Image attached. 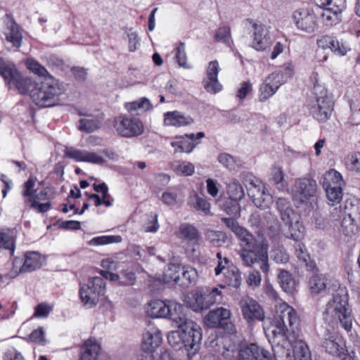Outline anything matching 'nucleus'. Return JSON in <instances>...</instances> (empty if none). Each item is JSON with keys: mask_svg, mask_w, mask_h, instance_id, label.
Returning <instances> with one entry per match:
<instances>
[{"mask_svg": "<svg viewBox=\"0 0 360 360\" xmlns=\"http://www.w3.org/2000/svg\"><path fill=\"white\" fill-rule=\"evenodd\" d=\"M227 193L229 196V198L235 200H240L245 195L243 186L239 182L236 181H233L227 185Z\"/></svg>", "mask_w": 360, "mask_h": 360, "instance_id": "nucleus-45", "label": "nucleus"}, {"mask_svg": "<svg viewBox=\"0 0 360 360\" xmlns=\"http://www.w3.org/2000/svg\"><path fill=\"white\" fill-rule=\"evenodd\" d=\"M183 306L172 301L167 302L162 300H153L148 303L146 312L153 318H170L174 321V317L182 316Z\"/></svg>", "mask_w": 360, "mask_h": 360, "instance_id": "nucleus-8", "label": "nucleus"}, {"mask_svg": "<svg viewBox=\"0 0 360 360\" xmlns=\"http://www.w3.org/2000/svg\"><path fill=\"white\" fill-rule=\"evenodd\" d=\"M11 87L17 89L20 94H27L34 88L32 79L28 77H22L20 74L11 84Z\"/></svg>", "mask_w": 360, "mask_h": 360, "instance_id": "nucleus-41", "label": "nucleus"}, {"mask_svg": "<svg viewBox=\"0 0 360 360\" xmlns=\"http://www.w3.org/2000/svg\"><path fill=\"white\" fill-rule=\"evenodd\" d=\"M284 178L285 174L281 167H275L272 169L271 180L278 186V188L280 190H284L287 186Z\"/></svg>", "mask_w": 360, "mask_h": 360, "instance_id": "nucleus-51", "label": "nucleus"}, {"mask_svg": "<svg viewBox=\"0 0 360 360\" xmlns=\"http://www.w3.org/2000/svg\"><path fill=\"white\" fill-rule=\"evenodd\" d=\"M4 23V34L6 42L10 44L15 51H18L22 45L23 39L20 27L8 14L6 15Z\"/></svg>", "mask_w": 360, "mask_h": 360, "instance_id": "nucleus-14", "label": "nucleus"}, {"mask_svg": "<svg viewBox=\"0 0 360 360\" xmlns=\"http://www.w3.org/2000/svg\"><path fill=\"white\" fill-rule=\"evenodd\" d=\"M221 220L225 224V225L229 229H230L238 237L241 236L243 232L245 230V229L240 226L238 221L233 218L224 217L221 219Z\"/></svg>", "mask_w": 360, "mask_h": 360, "instance_id": "nucleus-63", "label": "nucleus"}, {"mask_svg": "<svg viewBox=\"0 0 360 360\" xmlns=\"http://www.w3.org/2000/svg\"><path fill=\"white\" fill-rule=\"evenodd\" d=\"M127 110L134 115H139L153 108V104L149 99L142 97L139 100L126 103Z\"/></svg>", "mask_w": 360, "mask_h": 360, "instance_id": "nucleus-32", "label": "nucleus"}, {"mask_svg": "<svg viewBox=\"0 0 360 360\" xmlns=\"http://www.w3.org/2000/svg\"><path fill=\"white\" fill-rule=\"evenodd\" d=\"M343 233L347 236L355 235L358 231V226L355 223L354 219L352 217L351 213H345L342 224Z\"/></svg>", "mask_w": 360, "mask_h": 360, "instance_id": "nucleus-43", "label": "nucleus"}, {"mask_svg": "<svg viewBox=\"0 0 360 360\" xmlns=\"http://www.w3.org/2000/svg\"><path fill=\"white\" fill-rule=\"evenodd\" d=\"M281 359L287 360H311V352L307 343L302 339L295 338L289 347V356H283Z\"/></svg>", "mask_w": 360, "mask_h": 360, "instance_id": "nucleus-20", "label": "nucleus"}, {"mask_svg": "<svg viewBox=\"0 0 360 360\" xmlns=\"http://www.w3.org/2000/svg\"><path fill=\"white\" fill-rule=\"evenodd\" d=\"M26 65L31 72L38 75L39 77H44V79L46 77L51 75L44 66H42L38 61L32 58H28L26 60Z\"/></svg>", "mask_w": 360, "mask_h": 360, "instance_id": "nucleus-50", "label": "nucleus"}, {"mask_svg": "<svg viewBox=\"0 0 360 360\" xmlns=\"http://www.w3.org/2000/svg\"><path fill=\"white\" fill-rule=\"evenodd\" d=\"M275 318L279 323L288 328L291 333L295 335L299 326V318L295 310L286 302H279L276 307Z\"/></svg>", "mask_w": 360, "mask_h": 360, "instance_id": "nucleus-10", "label": "nucleus"}, {"mask_svg": "<svg viewBox=\"0 0 360 360\" xmlns=\"http://www.w3.org/2000/svg\"><path fill=\"white\" fill-rule=\"evenodd\" d=\"M310 290L312 293L319 294L326 288V278L323 275H314L309 281Z\"/></svg>", "mask_w": 360, "mask_h": 360, "instance_id": "nucleus-44", "label": "nucleus"}, {"mask_svg": "<svg viewBox=\"0 0 360 360\" xmlns=\"http://www.w3.org/2000/svg\"><path fill=\"white\" fill-rule=\"evenodd\" d=\"M271 258L277 263L285 264L289 260V255L283 248H276L271 250Z\"/></svg>", "mask_w": 360, "mask_h": 360, "instance_id": "nucleus-60", "label": "nucleus"}, {"mask_svg": "<svg viewBox=\"0 0 360 360\" xmlns=\"http://www.w3.org/2000/svg\"><path fill=\"white\" fill-rule=\"evenodd\" d=\"M266 212L260 214L259 212H253L250 216L248 222L250 223L251 226H255L257 228H259L261 230L264 229V226L266 222V219H265Z\"/></svg>", "mask_w": 360, "mask_h": 360, "instance_id": "nucleus-59", "label": "nucleus"}, {"mask_svg": "<svg viewBox=\"0 0 360 360\" xmlns=\"http://www.w3.org/2000/svg\"><path fill=\"white\" fill-rule=\"evenodd\" d=\"M202 84L204 89L210 94H215L222 90L218 77H205Z\"/></svg>", "mask_w": 360, "mask_h": 360, "instance_id": "nucleus-52", "label": "nucleus"}, {"mask_svg": "<svg viewBox=\"0 0 360 360\" xmlns=\"http://www.w3.org/2000/svg\"><path fill=\"white\" fill-rule=\"evenodd\" d=\"M177 236L181 240L193 243H197L200 238L198 229L187 223L181 224L179 226Z\"/></svg>", "mask_w": 360, "mask_h": 360, "instance_id": "nucleus-31", "label": "nucleus"}, {"mask_svg": "<svg viewBox=\"0 0 360 360\" xmlns=\"http://www.w3.org/2000/svg\"><path fill=\"white\" fill-rule=\"evenodd\" d=\"M231 314L230 310L226 308L215 309L210 311L206 316L207 325L211 328L223 327L224 321L229 320Z\"/></svg>", "mask_w": 360, "mask_h": 360, "instance_id": "nucleus-24", "label": "nucleus"}, {"mask_svg": "<svg viewBox=\"0 0 360 360\" xmlns=\"http://www.w3.org/2000/svg\"><path fill=\"white\" fill-rule=\"evenodd\" d=\"M219 162L230 170H236L240 168V162L227 153H221L218 156Z\"/></svg>", "mask_w": 360, "mask_h": 360, "instance_id": "nucleus-48", "label": "nucleus"}, {"mask_svg": "<svg viewBox=\"0 0 360 360\" xmlns=\"http://www.w3.org/2000/svg\"><path fill=\"white\" fill-rule=\"evenodd\" d=\"M286 82L284 74L279 72H272L266 78L260 86L259 101L263 102L273 96L279 87Z\"/></svg>", "mask_w": 360, "mask_h": 360, "instance_id": "nucleus-17", "label": "nucleus"}, {"mask_svg": "<svg viewBox=\"0 0 360 360\" xmlns=\"http://www.w3.org/2000/svg\"><path fill=\"white\" fill-rule=\"evenodd\" d=\"M164 122L168 126L181 127L191 124L193 120L188 116H184L179 111H173L165 114Z\"/></svg>", "mask_w": 360, "mask_h": 360, "instance_id": "nucleus-27", "label": "nucleus"}, {"mask_svg": "<svg viewBox=\"0 0 360 360\" xmlns=\"http://www.w3.org/2000/svg\"><path fill=\"white\" fill-rule=\"evenodd\" d=\"M292 19L297 29L308 33L313 32L316 27V17L314 11L307 7L296 9Z\"/></svg>", "mask_w": 360, "mask_h": 360, "instance_id": "nucleus-13", "label": "nucleus"}, {"mask_svg": "<svg viewBox=\"0 0 360 360\" xmlns=\"http://www.w3.org/2000/svg\"><path fill=\"white\" fill-rule=\"evenodd\" d=\"M181 267L175 264H169L163 274L165 283L174 282L179 285Z\"/></svg>", "mask_w": 360, "mask_h": 360, "instance_id": "nucleus-42", "label": "nucleus"}, {"mask_svg": "<svg viewBox=\"0 0 360 360\" xmlns=\"http://www.w3.org/2000/svg\"><path fill=\"white\" fill-rule=\"evenodd\" d=\"M231 29L227 26H222L217 29L214 34V39L217 41L222 42L227 46H231Z\"/></svg>", "mask_w": 360, "mask_h": 360, "instance_id": "nucleus-54", "label": "nucleus"}, {"mask_svg": "<svg viewBox=\"0 0 360 360\" xmlns=\"http://www.w3.org/2000/svg\"><path fill=\"white\" fill-rule=\"evenodd\" d=\"M281 287L285 292L290 293L295 287V281L292 274L285 270H281L278 275Z\"/></svg>", "mask_w": 360, "mask_h": 360, "instance_id": "nucleus-38", "label": "nucleus"}, {"mask_svg": "<svg viewBox=\"0 0 360 360\" xmlns=\"http://www.w3.org/2000/svg\"><path fill=\"white\" fill-rule=\"evenodd\" d=\"M101 350V345L96 340L88 339L81 347L80 360H96Z\"/></svg>", "mask_w": 360, "mask_h": 360, "instance_id": "nucleus-25", "label": "nucleus"}, {"mask_svg": "<svg viewBox=\"0 0 360 360\" xmlns=\"http://www.w3.org/2000/svg\"><path fill=\"white\" fill-rule=\"evenodd\" d=\"M36 185V178L30 177L26 181L22 186V195L27 199H30L33 198V195L36 193V189L34 188Z\"/></svg>", "mask_w": 360, "mask_h": 360, "instance_id": "nucleus-58", "label": "nucleus"}, {"mask_svg": "<svg viewBox=\"0 0 360 360\" xmlns=\"http://www.w3.org/2000/svg\"><path fill=\"white\" fill-rule=\"evenodd\" d=\"M224 276L229 285L237 288L241 285L240 272L236 266L233 264L229 266V269H226Z\"/></svg>", "mask_w": 360, "mask_h": 360, "instance_id": "nucleus-37", "label": "nucleus"}, {"mask_svg": "<svg viewBox=\"0 0 360 360\" xmlns=\"http://www.w3.org/2000/svg\"><path fill=\"white\" fill-rule=\"evenodd\" d=\"M205 302L209 308L214 304H221L223 302V294L218 288H213L210 291L204 292Z\"/></svg>", "mask_w": 360, "mask_h": 360, "instance_id": "nucleus-47", "label": "nucleus"}, {"mask_svg": "<svg viewBox=\"0 0 360 360\" xmlns=\"http://www.w3.org/2000/svg\"><path fill=\"white\" fill-rule=\"evenodd\" d=\"M324 190L329 204L335 205L341 202L343 195L342 187H333Z\"/></svg>", "mask_w": 360, "mask_h": 360, "instance_id": "nucleus-53", "label": "nucleus"}, {"mask_svg": "<svg viewBox=\"0 0 360 360\" xmlns=\"http://www.w3.org/2000/svg\"><path fill=\"white\" fill-rule=\"evenodd\" d=\"M296 257L301 261L304 266H308L310 260L309 255L307 252L305 246L302 243H298L295 247Z\"/></svg>", "mask_w": 360, "mask_h": 360, "instance_id": "nucleus-62", "label": "nucleus"}, {"mask_svg": "<svg viewBox=\"0 0 360 360\" xmlns=\"http://www.w3.org/2000/svg\"><path fill=\"white\" fill-rule=\"evenodd\" d=\"M321 184L324 189H329L333 187H342L344 181L341 174L331 169L323 175Z\"/></svg>", "mask_w": 360, "mask_h": 360, "instance_id": "nucleus-29", "label": "nucleus"}, {"mask_svg": "<svg viewBox=\"0 0 360 360\" xmlns=\"http://www.w3.org/2000/svg\"><path fill=\"white\" fill-rule=\"evenodd\" d=\"M206 237L214 246H221L227 240L226 233L219 231H208Z\"/></svg>", "mask_w": 360, "mask_h": 360, "instance_id": "nucleus-49", "label": "nucleus"}, {"mask_svg": "<svg viewBox=\"0 0 360 360\" xmlns=\"http://www.w3.org/2000/svg\"><path fill=\"white\" fill-rule=\"evenodd\" d=\"M348 168L354 172L360 173V153H354L348 157Z\"/></svg>", "mask_w": 360, "mask_h": 360, "instance_id": "nucleus-64", "label": "nucleus"}, {"mask_svg": "<svg viewBox=\"0 0 360 360\" xmlns=\"http://www.w3.org/2000/svg\"><path fill=\"white\" fill-rule=\"evenodd\" d=\"M161 342L160 331L157 328L152 326L143 334L142 348L146 352H153L160 346Z\"/></svg>", "mask_w": 360, "mask_h": 360, "instance_id": "nucleus-23", "label": "nucleus"}, {"mask_svg": "<svg viewBox=\"0 0 360 360\" xmlns=\"http://www.w3.org/2000/svg\"><path fill=\"white\" fill-rule=\"evenodd\" d=\"M174 321L180 330L170 333L167 337L168 342L173 347L181 349L184 347L188 358L191 359L200 347L202 338L201 328L184 315L174 317Z\"/></svg>", "mask_w": 360, "mask_h": 360, "instance_id": "nucleus-1", "label": "nucleus"}, {"mask_svg": "<svg viewBox=\"0 0 360 360\" xmlns=\"http://www.w3.org/2000/svg\"><path fill=\"white\" fill-rule=\"evenodd\" d=\"M188 306L195 311L208 309L204 292L196 291L189 293L185 300Z\"/></svg>", "mask_w": 360, "mask_h": 360, "instance_id": "nucleus-28", "label": "nucleus"}, {"mask_svg": "<svg viewBox=\"0 0 360 360\" xmlns=\"http://www.w3.org/2000/svg\"><path fill=\"white\" fill-rule=\"evenodd\" d=\"M247 24L252 26L253 39L252 46L257 51H264L269 47L272 43L269 32L264 25L257 24L252 20H247Z\"/></svg>", "mask_w": 360, "mask_h": 360, "instance_id": "nucleus-15", "label": "nucleus"}, {"mask_svg": "<svg viewBox=\"0 0 360 360\" xmlns=\"http://www.w3.org/2000/svg\"><path fill=\"white\" fill-rule=\"evenodd\" d=\"M239 305L243 318L248 322L258 320L262 321L264 318V313L259 304L249 296L243 297Z\"/></svg>", "mask_w": 360, "mask_h": 360, "instance_id": "nucleus-16", "label": "nucleus"}, {"mask_svg": "<svg viewBox=\"0 0 360 360\" xmlns=\"http://www.w3.org/2000/svg\"><path fill=\"white\" fill-rule=\"evenodd\" d=\"M288 224V232L284 233L287 238L299 240L304 237L305 229L302 223L296 220L295 222L292 221Z\"/></svg>", "mask_w": 360, "mask_h": 360, "instance_id": "nucleus-40", "label": "nucleus"}, {"mask_svg": "<svg viewBox=\"0 0 360 360\" xmlns=\"http://www.w3.org/2000/svg\"><path fill=\"white\" fill-rule=\"evenodd\" d=\"M19 74L20 72L12 63L0 57V75L4 78L5 82L10 88L11 87V84Z\"/></svg>", "mask_w": 360, "mask_h": 360, "instance_id": "nucleus-26", "label": "nucleus"}, {"mask_svg": "<svg viewBox=\"0 0 360 360\" xmlns=\"http://www.w3.org/2000/svg\"><path fill=\"white\" fill-rule=\"evenodd\" d=\"M266 336L271 344L274 357L282 358L289 356V347L295 335H288L291 333L288 328L279 323L275 318L271 324L264 329Z\"/></svg>", "mask_w": 360, "mask_h": 360, "instance_id": "nucleus-4", "label": "nucleus"}, {"mask_svg": "<svg viewBox=\"0 0 360 360\" xmlns=\"http://www.w3.org/2000/svg\"><path fill=\"white\" fill-rule=\"evenodd\" d=\"M172 169L176 174L182 176H191L195 172L194 165L188 162H174Z\"/></svg>", "mask_w": 360, "mask_h": 360, "instance_id": "nucleus-46", "label": "nucleus"}, {"mask_svg": "<svg viewBox=\"0 0 360 360\" xmlns=\"http://www.w3.org/2000/svg\"><path fill=\"white\" fill-rule=\"evenodd\" d=\"M115 128L120 135L127 138L139 136L143 131V125L139 120L124 116L115 119Z\"/></svg>", "mask_w": 360, "mask_h": 360, "instance_id": "nucleus-12", "label": "nucleus"}, {"mask_svg": "<svg viewBox=\"0 0 360 360\" xmlns=\"http://www.w3.org/2000/svg\"><path fill=\"white\" fill-rule=\"evenodd\" d=\"M317 45L323 49H330L333 52L339 56H345L350 50V48L340 41L335 37L325 35L317 40Z\"/></svg>", "mask_w": 360, "mask_h": 360, "instance_id": "nucleus-22", "label": "nucleus"}, {"mask_svg": "<svg viewBox=\"0 0 360 360\" xmlns=\"http://www.w3.org/2000/svg\"><path fill=\"white\" fill-rule=\"evenodd\" d=\"M345 8V0H341L339 5L335 4L327 6L324 8L322 17L325 20L334 22L338 19V15Z\"/></svg>", "mask_w": 360, "mask_h": 360, "instance_id": "nucleus-39", "label": "nucleus"}, {"mask_svg": "<svg viewBox=\"0 0 360 360\" xmlns=\"http://www.w3.org/2000/svg\"><path fill=\"white\" fill-rule=\"evenodd\" d=\"M103 117V116H98L94 118H84L79 121L77 128L79 130L87 133L93 132L102 126Z\"/></svg>", "mask_w": 360, "mask_h": 360, "instance_id": "nucleus-34", "label": "nucleus"}, {"mask_svg": "<svg viewBox=\"0 0 360 360\" xmlns=\"http://www.w3.org/2000/svg\"><path fill=\"white\" fill-rule=\"evenodd\" d=\"M65 91L62 82L52 75H49L32 89L30 97L37 105L41 108H50L58 104L60 96L64 94Z\"/></svg>", "mask_w": 360, "mask_h": 360, "instance_id": "nucleus-3", "label": "nucleus"}, {"mask_svg": "<svg viewBox=\"0 0 360 360\" xmlns=\"http://www.w3.org/2000/svg\"><path fill=\"white\" fill-rule=\"evenodd\" d=\"M239 255L244 264L248 266H252L256 263L259 266L262 264V252L259 250H241Z\"/></svg>", "mask_w": 360, "mask_h": 360, "instance_id": "nucleus-36", "label": "nucleus"}, {"mask_svg": "<svg viewBox=\"0 0 360 360\" xmlns=\"http://www.w3.org/2000/svg\"><path fill=\"white\" fill-rule=\"evenodd\" d=\"M323 319L329 324L340 323L347 332L352 330V318L345 288H340L333 295V300L328 302L323 313Z\"/></svg>", "mask_w": 360, "mask_h": 360, "instance_id": "nucleus-2", "label": "nucleus"}, {"mask_svg": "<svg viewBox=\"0 0 360 360\" xmlns=\"http://www.w3.org/2000/svg\"><path fill=\"white\" fill-rule=\"evenodd\" d=\"M105 283L98 276L90 278L88 283L81 287L80 298L84 306L92 308L97 304L101 295L104 293Z\"/></svg>", "mask_w": 360, "mask_h": 360, "instance_id": "nucleus-7", "label": "nucleus"}, {"mask_svg": "<svg viewBox=\"0 0 360 360\" xmlns=\"http://www.w3.org/2000/svg\"><path fill=\"white\" fill-rule=\"evenodd\" d=\"M171 145L173 147L176 148L175 149V152H185L188 153H191L195 147V145L192 143L190 141L184 139L181 140L179 141L172 142Z\"/></svg>", "mask_w": 360, "mask_h": 360, "instance_id": "nucleus-61", "label": "nucleus"}, {"mask_svg": "<svg viewBox=\"0 0 360 360\" xmlns=\"http://www.w3.org/2000/svg\"><path fill=\"white\" fill-rule=\"evenodd\" d=\"M266 222L264 226V229L267 231V235L270 238H276L281 233V224L271 212H266Z\"/></svg>", "mask_w": 360, "mask_h": 360, "instance_id": "nucleus-33", "label": "nucleus"}, {"mask_svg": "<svg viewBox=\"0 0 360 360\" xmlns=\"http://www.w3.org/2000/svg\"><path fill=\"white\" fill-rule=\"evenodd\" d=\"M321 347L330 355L342 357L344 354L345 342L334 330L326 329L321 341Z\"/></svg>", "mask_w": 360, "mask_h": 360, "instance_id": "nucleus-11", "label": "nucleus"}, {"mask_svg": "<svg viewBox=\"0 0 360 360\" xmlns=\"http://www.w3.org/2000/svg\"><path fill=\"white\" fill-rule=\"evenodd\" d=\"M238 238L240 241L242 250H259L262 252L260 269L264 274H267L269 271L268 259L269 244L262 232H257V238H256L245 229L243 234Z\"/></svg>", "mask_w": 360, "mask_h": 360, "instance_id": "nucleus-6", "label": "nucleus"}, {"mask_svg": "<svg viewBox=\"0 0 360 360\" xmlns=\"http://www.w3.org/2000/svg\"><path fill=\"white\" fill-rule=\"evenodd\" d=\"M238 201L239 200L228 198L222 204V208L228 214L236 216L240 213Z\"/></svg>", "mask_w": 360, "mask_h": 360, "instance_id": "nucleus-56", "label": "nucleus"}, {"mask_svg": "<svg viewBox=\"0 0 360 360\" xmlns=\"http://www.w3.org/2000/svg\"><path fill=\"white\" fill-rule=\"evenodd\" d=\"M121 241V237L119 236H103L92 238L89 241V244L91 245H102L110 244L112 243H118Z\"/></svg>", "mask_w": 360, "mask_h": 360, "instance_id": "nucleus-57", "label": "nucleus"}, {"mask_svg": "<svg viewBox=\"0 0 360 360\" xmlns=\"http://www.w3.org/2000/svg\"><path fill=\"white\" fill-rule=\"evenodd\" d=\"M251 185L253 186V190L250 189L248 191V195L252 196L255 205L262 209L268 207L271 202V197L266 194L264 189L261 190L257 188L253 181H251Z\"/></svg>", "mask_w": 360, "mask_h": 360, "instance_id": "nucleus-30", "label": "nucleus"}, {"mask_svg": "<svg viewBox=\"0 0 360 360\" xmlns=\"http://www.w3.org/2000/svg\"><path fill=\"white\" fill-rule=\"evenodd\" d=\"M314 98L310 108L311 114L318 122H326L332 115L333 103L325 86L318 82L314 84Z\"/></svg>", "mask_w": 360, "mask_h": 360, "instance_id": "nucleus-5", "label": "nucleus"}, {"mask_svg": "<svg viewBox=\"0 0 360 360\" xmlns=\"http://www.w3.org/2000/svg\"><path fill=\"white\" fill-rule=\"evenodd\" d=\"M316 191V180L310 177L299 178L292 187L293 200L298 204L306 203L315 196Z\"/></svg>", "mask_w": 360, "mask_h": 360, "instance_id": "nucleus-9", "label": "nucleus"}, {"mask_svg": "<svg viewBox=\"0 0 360 360\" xmlns=\"http://www.w3.org/2000/svg\"><path fill=\"white\" fill-rule=\"evenodd\" d=\"M0 248L9 250L13 255L15 250L13 236L8 233L0 232Z\"/></svg>", "mask_w": 360, "mask_h": 360, "instance_id": "nucleus-55", "label": "nucleus"}, {"mask_svg": "<svg viewBox=\"0 0 360 360\" xmlns=\"http://www.w3.org/2000/svg\"><path fill=\"white\" fill-rule=\"evenodd\" d=\"M65 155L77 162H86L93 164L101 165L104 163V159L94 152H89L85 150H78L73 148H68L65 151Z\"/></svg>", "mask_w": 360, "mask_h": 360, "instance_id": "nucleus-21", "label": "nucleus"}, {"mask_svg": "<svg viewBox=\"0 0 360 360\" xmlns=\"http://www.w3.org/2000/svg\"><path fill=\"white\" fill-rule=\"evenodd\" d=\"M179 285L187 288L191 284L195 283L198 280L197 271L191 266L181 267Z\"/></svg>", "mask_w": 360, "mask_h": 360, "instance_id": "nucleus-35", "label": "nucleus"}, {"mask_svg": "<svg viewBox=\"0 0 360 360\" xmlns=\"http://www.w3.org/2000/svg\"><path fill=\"white\" fill-rule=\"evenodd\" d=\"M237 360H277L271 353L255 344L238 349Z\"/></svg>", "mask_w": 360, "mask_h": 360, "instance_id": "nucleus-18", "label": "nucleus"}, {"mask_svg": "<svg viewBox=\"0 0 360 360\" xmlns=\"http://www.w3.org/2000/svg\"><path fill=\"white\" fill-rule=\"evenodd\" d=\"M44 257L37 252H29L25 255L24 259H15L13 265L18 268L20 273H27L39 269L44 263Z\"/></svg>", "mask_w": 360, "mask_h": 360, "instance_id": "nucleus-19", "label": "nucleus"}]
</instances>
